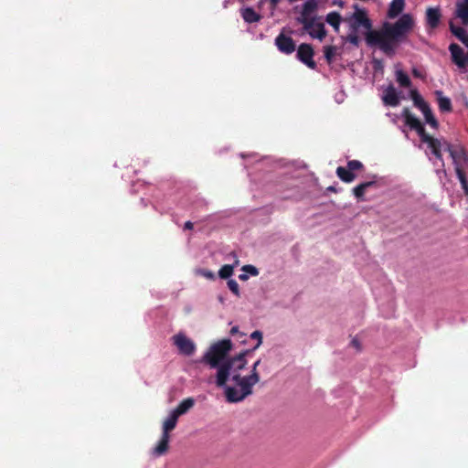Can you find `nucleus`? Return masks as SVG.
<instances>
[{
  "instance_id": "9b49d317",
  "label": "nucleus",
  "mask_w": 468,
  "mask_h": 468,
  "mask_svg": "<svg viewBox=\"0 0 468 468\" xmlns=\"http://www.w3.org/2000/svg\"><path fill=\"white\" fill-rule=\"evenodd\" d=\"M449 49L452 61L458 66L459 69H464L468 61L467 54L465 55L463 48L457 44H451Z\"/></svg>"
},
{
  "instance_id": "1a4fd4ad",
  "label": "nucleus",
  "mask_w": 468,
  "mask_h": 468,
  "mask_svg": "<svg viewBox=\"0 0 468 468\" xmlns=\"http://www.w3.org/2000/svg\"><path fill=\"white\" fill-rule=\"evenodd\" d=\"M314 50L308 44H302L297 50V58L311 69L315 68V62L313 59Z\"/></svg>"
},
{
  "instance_id": "c85d7f7f",
  "label": "nucleus",
  "mask_w": 468,
  "mask_h": 468,
  "mask_svg": "<svg viewBox=\"0 0 468 468\" xmlns=\"http://www.w3.org/2000/svg\"><path fill=\"white\" fill-rule=\"evenodd\" d=\"M228 287L236 296H239V287L238 282L235 280H232V279L229 280Z\"/></svg>"
},
{
  "instance_id": "473e14b6",
  "label": "nucleus",
  "mask_w": 468,
  "mask_h": 468,
  "mask_svg": "<svg viewBox=\"0 0 468 468\" xmlns=\"http://www.w3.org/2000/svg\"><path fill=\"white\" fill-rule=\"evenodd\" d=\"M351 345H352L356 349H357V350H359V349H360V344H359V342H358V340H357V339H356V338H355V339H353V340L351 341Z\"/></svg>"
},
{
  "instance_id": "6e6552de",
  "label": "nucleus",
  "mask_w": 468,
  "mask_h": 468,
  "mask_svg": "<svg viewBox=\"0 0 468 468\" xmlns=\"http://www.w3.org/2000/svg\"><path fill=\"white\" fill-rule=\"evenodd\" d=\"M317 7V0H306L301 6L300 16H298L297 21L300 24H305V22L317 17L314 16Z\"/></svg>"
},
{
  "instance_id": "a211bd4d",
  "label": "nucleus",
  "mask_w": 468,
  "mask_h": 468,
  "mask_svg": "<svg viewBox=\"0 0 468 468\" xmlns=\"http://www.w3.org/2000/svg\"><path fill=\"white\" fill-rule=\"evenodd\" d=\"M435 95L437 97L438 106L441 112H449L452 111V101L450 98L443 95L441 90H436Z\"/></svg>"
},
{
  "instance_id": "c9c22d12",
  "label": "nucleus",
  "mask_w": 468,
  "mask_h": 468,
  "mask_svg": "<svg viewBox=\"0 0 468 468\" xmlns=\"http://www.w3.org/2000/svg\"><path fill=\"white\" fill-rule=\"evenodd\" d=\"M238 332V328L237 327H232L231 328V334H235Z\"/></svg>"
},
{
  "instance_id": "4be33fe9",
  "label": "nucleus",
  "mask_w": 468,
  "mask_h": 468,
  "mask_svg": "<svg viewBox=\"0 0 468 468\" xmlns=\"http://www.w3.org/2000/svg\"><path fill=\"white\" fill-rule=\"evenodd\" d=\"M241 16L247 23H253L260 20L261 16L251 7H246L241 10Z\"/></svg>"
},
{
  "instance_id": "6ab92c4d",
  "label": "nucleus",
  "mask_w": 468,
  "mask_h": 468,
  "mask_svg": "<svg viewBox=\"0 0 468 468\" xmlns=\"http://www.w3.org/2000/svg\"><path fill=\"white\" fill-rule=\"evenodd\" d=\"M195 405V399L192 398H187L180 402V404L173 410V411L178 415L181 416L185 413H186L193 406Z\"/></svg>"
},
{
  "instance_id": "4468645a",
  "label": "nucleus",
  "mask_w": 468,
  "mask_h": 468,
  "mask_svg": "<svg viewBox=\"0 0 468 468\" xmlns=\"http://www.w3.org/2000/svg\"><path fill=\"white\" fill-rule=\"evenodd\" d=\"M405 8V0H392L388 5V17L390 19L399 16Z\"/></svg>"
},
{
  "instance_id": "39448f33",
  "label": "nucleus",
  "mask_w": 468,
  "mask_h": 468,
  "mask_svg": "<svg viewBox=\"0 0 468 468\" xmlns=\"http://www.w3.org/2000/svg\"><path fill=\"white\" fill-rule=\"evenodd\" d=\"M347 22L351 27V30L353 31H357L360 28L367 30L368 32L371 31L369 30L371 27V23L366 11L356 6L353 15L347 19Z\"/></svg>"
},
{
  "instance_id": "cd10ccee",
  "label": "nucleus",
  "mask_w": 468,
  "mask_h": 468,
  "mask_svg": "<svg viewBox=\"0 0 468 468\" xmlns=\"http://www.w3.org/2000/svg\"><path fill=\"white\" fill-rule=\"evenodd\" d=\"M250 338L257 341L253 349H257L262 344V333L259 330L252 332L250 334Z\"/></svg>"
},
{
  "instance_id": "c756f323",
  "label": "nucleus",
  "mask_w": 468,
  "mask_h": 468,
  "mask_svg": "<svg viewBox=\"0 0 468 468\" xmlns=\"http://www.w3.org/2000/svg\"><path fill=\"white\" fill-rule=\"evenodd\" d=\"M347 41L350 42L351 44L355 45V46H357L358 43H359V37L358 36L356 35V31H351L349 33V35L347 36Z\"/></svg>"
},
{
  "instance_id": "423d86ee",
  "label": "nucleus",
  "mask_w": 468,
  "mask_h": 468,
  "mask_svg": "<svg viewBox=\"0 0 468 468\" xmlns=\"http://www.w3.org/2000/svg\"><path fill=\"white\" fill-rule=\"evenodd\" d=\"M302 25H303L304 30L313 38H317L320 41H322L326 36L324 25L322 22L320 17H314V18L305 22V24H302Z\"/></svg>"
},
{
  "instance_id": "72a5a7b5",
  "label": "nucleus",
  "mask_w": 468,
  "mask_h": 468,
  "mask_svg": "<svg viewBox=\"0 0 468 468\" xmlns=\"http://www.w3.org/2000/svg\"><path fill=\"white\" fill-rule=\"evenodd\" d=\"M193 228V224L190 221L186 222L185 229H191Z\"/></svg>"
},
{
  "instance_id": "dca6fc26",
  "label": "nucleus",
  "mask_w": 468,
  "mask_h": 468,
  "mask_svg": "<svg viewBox=\"0 0 468 468\" xmlns=\"http://www.w3.org/2000/svg\"><path fill=\"white\" fill-rule=\"evenodd\" d=\"M178 418L179 416L172 410L163 422L162 433L169 434L176 428Z\"/></svg>"
},
{
  "instance_id": "f704fd0d",
  "label": "nucleus",
  "mask_w": 468,
  "mask_h": 468,
  "mask_svg": "<svg viewBox=\"0 0 468 468\" xmlns=\"http://www.w3.org/2000/svg\"><path fill=\"white\" fill-rule=\"evenodd\" d=\"M413 75L418 78H421V75L419 73L417 69H413Z\"/></svg>"
},
{
  "instance_id": "7c9ffc66",
  "label": "nucleus",
  "mask_w": 468,
  "mask_h": 468,
  "mask_svg": "<svg viewBox=\"0 0 468 468\" xmlns=\"http://www.w3.org/2000/svg\"><path fill=\"white\" fill-rule=\"evenodd\" d=\"M347 167L353 172L355 170L360 169L362 167V164L357 160H352L347 163Z\"/></svg>"
},
{
  "instance_id": "2eb2a0df",
  "label": "nucleus",
  "mask_w": 468,
  "mask_h": 468,
  "mask_svg": "<svg viewBox=\"0 0 468 468\" xmlns=\"http://www.w3.org/2000/svg\"><path fill=\"white\" fill-rule=\"evenodd\" d=\"M169 438V434L162 433V437L159 440L157 445L152 451L153 455L161 456L167 452Z\"/></svg>"
},
{
  "instance_id": "0eeeda50",
  "label": "nucleus",
  "mask_w": 468,
  "mask_h": 468,
  "mask_svg": "<svg viewBox=\"0 0 468 468\" xmlns=\"http://www.w3.org/2000/svg\"><path fill=\"white\" fill-rule=\"evenodd\" d=\"M173 342L179 352L185 356H191L196 351L195 343L182 333L174 335Z\"/></svg>"
},
{
  "instance_id": "ddd939ff",
  "label": "nucleus",
  "mask_w": 468,
  "mask_h": 468,
  "mask_svg": "<svg viewBox=\"0 0 468 468\" xmlns=\"http://www.w3.org/2000/svg\"><path fill=\"white\" fill-rule=\"evenodd\" d=\"M441 14L439 7H429L426 11V23L427 26L434 29L439 26Z\"/></svg>"
},
{
  "instance_id": "a878e982",
  "label": "nucleus",
  "mask_w": 468,
  "mask_h": 468,
  "mask_svg": "<svg viewBox=\"0 0 468 468\" xmlns=\"http://www.w3.org/2000/svg\"><path fill=\"white\" fill-rule=\"evenodd\" d=\"M239 261H236L235 264H226L223 265L218 271V275L221 279H228L233 274L234 267L238 265Z\"/></svg>"
},
{
  "instance_id": "7ed1b4c3",
  "label": "nucleus",
  "mask_w": 468,
  "mask_h": 468,
  "mask_svg": "<svg viewBox=\"0 0 468 468\" xmlns=\"http://www.w3.org/2000/svg\"><path fill=\"white\" fill-rule=\"evenodd\" d=\"M415 20L412 15L403 14L395 23H385L380 30L367 32L366 41L370 47H378L386 54H393L398 43L412 30Z\"/></svg>"
},
{
  "instance_id": "2f4dec72",
  "label": "nucleus",
  "mask_w": 468,
  "mask_h": 468,
  "mask_svg": "<svg viewBox=\"0 0 468 468\" xmlns=\"http://www.w3.org/2000/svg\"><path fill=\"white\" fill-rule=\"evenodd\" d=\"M198 273L209 280H213L215 278V274L210 271L200 270L198 271Z\"/></svg>"
},
{
  "instance_id": "b1692460",
  "label": "nucleus",
  "mask_w": 468,
  "mask_h": 468,
  "mask_svg": "<svg viewBox=\"0 0 468 468\" xmlns=\"http://www.w3.org/2000/svg\"><path fill=\"white\" fill-rule=\"evenodd\" d=\"M241 271L242 273L239 276L240 281H247L250 276H257L259 274L258 269L253 265H244Z\"/></svg>"
},
{
  "instance_id": "412c9836",
  "label": "nucleus",
  "mask_w": 468,
  "mask_h": 468,
  "mask_svg": "<svg viewBox=\"0 0 468 468\" xmlns=\"http://www.w3.org/2000/svg\"><path fill=\"white\" fill-rule=\"evenodd\" d=\"M452 33L468 48V35L465 30L460 27L450 24Z\"/></svg>"
},
{
  "instance_id": "aec40b11",
  "label": "nucleus",
  "mask_w": 468,
  "mask_h": 468,
  "mask_svg": "<svg viewBox=\"0 0 468 468\" xmlns=\"http://www.w3.org/2000/svg\"><path fill=\"white\" fill-rule=\"evenodd\" d=\"M325 21L333 27L334 30L338 33L340 29V24L342 22V17L337 12H330L327 14L325 17Z\"/></svg>"
},
{
  "instance_id": "20e7f679",
  "label": "nucleus",
  "mask_w": 468,
  "mask_h": 468,
  "mask_svg": "<svg viewBox=\"0 0 468 468\" xmlns=\"http://www.w3.org/2000/svg\"><path fill=\"white\" fill-rule=\"evenodd\" d=\"M395 78L396 81L401 88L409 89L410 97L412 100L414 105L422 112L425 119V122L429 124L431 127L437 129L438 122L434 117L430 106L420 95L418 90L415 88L411 87V81L410 77L400 69L399 65L396 66Z\"/></svg>"
},
{
  "instance_id": "f3484780",
  "label": "nucleus",
  "mask_w": 468,
  "mask_h": 468,
  "mask_svg": "<svg viewBox=\"0 0 468 468\" xmlns=\"http://www.w3.org/2000/svg\"><path fill=\"white\" fill-rule=\"evenodd\" d=\"M456 16L463 25H468V0L459 1L456 5Z\"/></svg>"
},
{
  "instance_id": "bb28decb",
  "label": "nucleus",
  "mask_w": 468,
  "mask_h": 468,
  "mask_svg": "<svg viewBox=\"0 0 468 468\" xmlns=\"http://www.w3.org/2000/svg\"><path fill=\"white\" fill-rule=\"evenodd\" d=\"M336 51H337V48L336 47H334V46H327V47H324V57L327 60L328 63H331L335 55H336Z\"/></svg>"
},
{
  "instance_id": "393cba45",
  "label": "nucleus",
  "mask_w": 468,
  "mask_h": 468,
  "mask_svg": "<svg viewBox=\"0 0 468 468\" xmlns=\"http://www.w3.org/2000/svg\"><path fill=\"white\" fill-rule=\"evenodd\" d=\"M373 184H374L373 182H366V183L360 184L357 186H356L353 190L355 197L358 200H364V195L366 193V190L369 186H373Z\"/></svg>"
},
{
  "instance_id": "f8f14e48",
  "label": "nucleus",
  "mask_w": 468,
  "mask_h": 468,
  "mask_svg": "<svg viewBox=\"0 0 468 468\" xmlns=\"http://www.w3.org/2000/svg\"><path fill=\"white\" fill-rule=\"evenodd\" d=\"M278 49L285 54H291L295 50V44L290 37L283 34L279 35L275 39Z\"/></svg>"
},
{
  "instance_id": "f257e3e1",
  "label": "nucleus",
  "mask_w": 468,
  "mask_h": 468,
  "mask_svg": "<svg viewBox=\"0 0 468 468\" xmlns=\"http://www.w3.org/2000/svg\"><path fill=\"white\" fill-rule=\"evenodd\" d=\"M232 346L231 341L223 339L210 346L204 356V361L210 367L218 368L216 383L224 388L225 396L229 402L237 403L252 394L253 387L260 381L257 367L261 360H257L249 375H241L247 361L246 353L239 354L231 359H227Z\"/></svg>"
},
{
  "instance_id": "5701e85b",
  "label": "nucleus",
  "mask_w": 468,
  "mask_h": 468,
  "mask_svg": "<svg viewBox=\"0 0 468 468\" xmlns=\"http://www.w3.org/2000/svg\"><path fill=\"white\" fill-rule=\"evenodd\" d=\"M336 174L342 181L346 182V183H350V182L354 181V179L356 177L354 173L351 170H349L348 167L346 168V167L339 166L336 169Z\"/></svg>"
},
{
  "instance_id": "f03ea898",
  "label": "nucleus",
  "mask_w": 468,
  "mask_h": 468,
  "mask_svg": "<svg viewBox=\"0 0 468 468\" xmlns=\"http://www.w3.org/2000/svg\"><path fill=\"white\" fill-rule=\"evenodd\" d=\"M401 117L405 123L411 129L415 130L423 144H426V152L431 161L438 168L437 174H445L444 163L441 158L443 152L449 153L452 163L455 166L457 177L466 195H468V182L466 180L464 170L468 168V157L463 148L459 144H451L443 139H435L425 133V130L420 122L408 109H404Z\"/></svg>"
},
{
  "instance_id": "9d476101",
  "label": "nucleus",
  "mask_w": 468,
  "mask_h": 468,
  "mask_svg": "<svg viewBox=\"0 0 468 468\" xmlns=\"http://www.w3.org/2000/svg\"><path fill=\"white\" fill-rule=\"evenodd\" d=\"M381 99L383 101V103L387 106L396 107L400 102L399 92L391 84H389L383 90Z\"/></svg>"
}]
</instances>
